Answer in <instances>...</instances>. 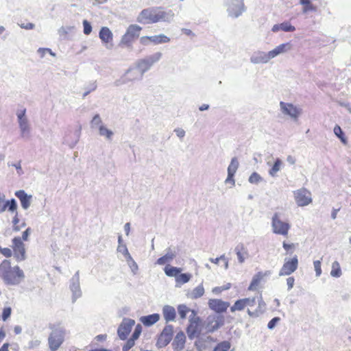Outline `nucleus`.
<instances>
[{"mask_svg": "<svg viewBox=\"0 0 351 351\" xmlns=\"http://www.w3.org/2000/svg\"><path fill=\"white\" fill-rule=\"evenodd\" d=\"M170 41V38L164 34L152 36H142L140 38V43L143 45H147L149 43H153L154 45H158L161 43H166Z\"/></svg>", "mask_w": 351, "mask_h": 351, "instance_id": "obj_14", "label": "nucleus"}, {"mask_svg": "<svg viewBox=\"0 0 351 351\" xmlns=\"http://www.w3.org/2000/svg\"><path fill=\"white\" fill-rule=\"evenodd\" d=\"M246 307L244 299H240L237 300L233 306H231L230 311L234 312L236 311H242Z\"/></svg>", "mask_w": 351, "mask_h": 351, "instance_id": "obj_35", "label": "nucleus"}, {"mask_svg": "<svg viewBox=\"0 0 351 351\" xmlns=\"http://www.w3.org/2000/svg\"><path fill=\"white\" fill-rule=\"evenodd\" d=\"M38 53H39V55L41 58H43L47 53H49L50 55H51L53 56H55V53H53L52 51L48 48H39L38 49Z\"/></svg>", "mask_w": 351, "mask_h": 351, "instance_id": "obj_50", "label": "nucleus"}, {"mask_svg": "<svg viewBox=\"0 0 351 351\" xmlns=\"http://www.w3.org/2000/svg\"><path fill=\"white\" fill-rule=\"evenodd\" d=\"M230 348V342L224 341L219 343L213 351H228Z\"/></svg>", "mask_w": 351, "mask_h": 351, "instance_id": "obj_39", "label": "nucleus"}, {"mask_svg": "<svg viewBox=\"0 0 351 351\" xmlns=\"http://www.w3.org/2000/svg\"><path fill=\"white\" fill-rule=\"evenodd\" d=\"M294 282H295V279H294L293 277H289L287 279V286H288V290H291L293 288V285H294Z\"/></svg>", "mask_w": 351, "mask_h": 351, "instance_id": "obj_60", "label": "nucleus"}, {"mask_svg": "<svg viewBox=\"0 0 351 351\" xmlns=\"http://www.w3.org/2000/svg\"><path fill=\"white\" fill-rule=\"evenodd\" d=\"M1 253L6 257H10L12 254V252L10 248H3Z\"/></svg>", "mask_w": 351, "mask_h": 351, "instance_id": "obj_63", "label": "nucleus"}, {"mask_svg": "<svg viewBox=\"0 0 351 351\" xmlns=\"http://www.w3.org/2000/svg\"><path fill=\"white\" fill-rule=\"evenodd\" d=\"M246 250L244 245L243 243H239L234 248V252L236 254H239L242 251Z\"/></svg>", "mask_w": 351, "mask_h": 351, "instance_id": "obj_59", "label": "nucleus"}, {"mask_svg": "<svg viewBox=\"0 0 351 351\" xmlns=\"http://www.w3.org/2000/svg\"><path fill=\"white\" fill-rule=\"evenodd\" d=\"M178 314L182 319H184L187 313L191 311L186 305L180 304L178 307Z\"/></svg>", "mask_w": 351, "mask_h": 351, "instance_id": "obj_40", "label": "nucleus"}, {"mask_svg": "<svg viewBox=\"0 0 351 351\" xmlns=\"http://www.w3.org/2000/svg\"><path fill=\"white\" fill-rule=\"evenodd\" d=\"M11 165L16 168V169L17 170V173L19 175L23 174V172L22 168H21V162L20 161L18 162L17 163L12 164Z\"/></svg>", "mask_w": 351, "mask_h": 351, "instance_id": "obj_61", "label": "nucleus"}, {"mask_svg": "<svg viewBox=\"0 0 351 351\" xmlns=\"http://www.w3.org/2000/svg\"><path fill=\"white\" fill-rule=\"evenodd\" d=\"M298 259L295 255L292 258L285 259L284 264L279 271V276H289L293 273L298 268Z\"/></svg>", "mask_w": 351, "mask_h": 351, "instance_id": "obj_10", "label": "nucleus"}, {"mask_svg": "<svg viewBox=\"0 0 351 351\" xmlns=\"http://www.w3.org/2000/svg\"><path fill=\"white\" fill-rule=\"evenodd\" d=\"M162 53L156 52L144 58L140 59L136 64V68L129 69L125 74V80L132 81L138 78L139 73L143 74L157 63L161 58Z\"/></svg>", "mask_w": 351, "mask_h": 351, "instance_id": "obj_1", "label": "nucleus"}, {"mask_svg": "<svg viewBox=\"0 0 351 351\" xmlns=\"http://www.w3.org/2000/svg\"><path fill=\"white\" fill-rule=\"evenodd\" d=\"M186 336L182 331L177 333L173 342V348L176 351L182 350L185 344Z\"/></svg>", "mask_w": 351, "mask_h": 351, "instance_id": "obj_23", "label": "nucleus"}, {"mask_svg": "<svg viewBox=\"0 0 351 351\" xmlns=\"http://www.w3.org/2000/svg\"><path fill=\"white\" fill-rule=\"evenodd\" d=\"M134 341H135V340H134L132 338L128 339V341L126 342V343L123 346V351H128L131 348H132L134 346Z\"/></svg>", "mask_w": 351, "mask_h": 351, "instance_id": "obj_53", "label": "nucleus"}, {"mask_svg": "<svg viewBox=\"0 0 351 351\" xmlns=\"http://www.w3.org/2000/svg\"><path fill=\"white\" fill-rule=\"evenodd\" d=\"M237 256L239 262L240 263H243L248 256V253H247V250H245L242 251L241 252H240L239 254H237Z\"/></svg>", "mask_w": 351, "mask_h": 351, "instance_id": "obj_48", "label": "nucleus"}, {"mask_svg": "<svg viewBox=\"0 0 351 351\" xmlns=\"http://www.w3.org/2000/svg\"><path fill=\"white\" fill-rule=\"evenodd\" d=\"M291 48V45L289 43L281 44L277 46L275 49L268 52L267 58L268 60L274 58L276 56L287 51Z\"/></svg>", "mask_w": 351, "mask_h": 351, "instance_id": "obj_22", "label": "nucleus"}, {"mask_svg": "<svg viewBox=\"0 0 351 351\" xmlns=\"http://www.w3.org/2000/svg\"><path fill=\"white\" fill-rule=\"evenodd\" d=\"M291 226L280 219V214L275 213L271 217V228L274 234L287 236Z\"/></svg>", "mask_w": 351, "mask_h": 351, "instance_id": "obj_5", "label": "nucleus"}, {"mask_svg": "<svg viewBox=\"0 0 351 351\" xmlns=\"http://www.w3.org/2000/svg\"><path fill=\"white\" fill-rule=\"evenodd\" d=\"M6 204L8 206V210L10 212L16 211L17 208L16 202L14 199H12L11 200L6 201Z\"/></svg>", "mask_w": 351, "mask_h": 351, "instance_id": "obj_43", "label": "nucleus"}, {"mask_svg": "<svg viewBox=\"0 0 351 351\" xmlns=\"http://www.w3.org/2000/svg\"><path fill=\"white\" fill-rule=\"evenodd\" d=\"M271 274L270 271H266L265 272L259 271L257 274H256L252 280V282L248 287V290L250 291H254L257 289L258 286L259 285L261 280L265 277L268 276Z\"/></svg>", "mask_w": 351, "mask_h": 351, "instance_id": "obj_21", "label": "nucleus"}, {"mask_svg": "<svg viewBox=\"0 0 351 351\" xmlns=\"http://www.w3.org/2000/svg\"><path fill=\"white\" fill-rule=\"evenodd\" d=\"M280 319L279 317H274L267 324V328L270 330L274 328L276 325L280 322Z\"/></svg>", "mask_w": 351, "mask_h": 351, "instance_id": "obj_51", "label": "nucleus"}, {"mask_svg": "<svg viewBox=\"0 0 351 351\" xmlns=\"http://www.w3.org/2000/svg\"><path fill=\"white\" fill-rule=\"evenodd\" d=\"M283 166V162L280 158H276L274 161L271 168L269 170V174L271 177H276L278 172L281 169Z\"/></svg>", "mask_w": 351, "mask_h": 351, "instance_id": "obj_30", "label": "nucleus"}, {"mask_svg": "<svg viewBox=\"0 0 351 351\" xmlns=\"http://www.w3.org/2000/svg\"><path fill=\"white\" fill-rule=\"evenodd\" d=\"M239 163L236 157L232 158L231 162L228 167V174L234 175L236 173Z\"/></svg>", "mask_w": 351, "mask_h": 351, "instance_id": "obj_33", "label": "nucleus"}, {"mask_svg": "<svg viewBox=\"0 0 351 351\" xmlns=\"http://www.w3.org/2000/svg\"><path fill=\"white\" fill-rule=\"evenodd\" d=\"M12 248L14 256L18 262L26 258L25 245L21 237H16L12 239Z\"/></svg>", "mask_w": 351, "mask_h": 351, "instance_id": "obj_12", "label": "nucleus"}, {"mask_svg": "<svg viewBox=\"0 0 351 351\" xmlns=\"http://www.w3.org/2000/svg\"><path fill=\"white\" fill-rule=\"evenodd\" d=\"M99 36L101 41L104 43H109L112 42L113 38L112 32L107 27H103L101 28Z\"/></svg>", "mask_w": 351, "mask_h": 351, "instance_id": "obj_26", "label": "nucleus"}, {"mask_svg": "<svg viewBox=\"0 0 351 351\" xmlns=\"http://www.w3.org/2000/svg\"><path fill=\"white\" fill-rule=\"evenodd\" d=\"M295 203L298 206H306L312 202L311 193L305 188H301L293 191Z\"/></svg>", "mask_w": 351, "mask_h": 351, "instance_id": "obj_8", "label": "nucleus"}, {"mask_svg": "<svg viewBox=\"0 0 351 351\" xmlns=\"http://www.w3.org/2000/svg\"><path fill=\"white\" fill-rule=\"evenodd\" d=\"M281 30L283 32H294L295 28L289 22H284L280 24Z\"/></svg>", "mask_w": 351, "mask_h": 351, "instance_id": "obj_42", "label": "nucleus"}, {"mask_svg": "<svg viewBox=\"0 0 351 351\" xmlns=\"http://www.w3.org/2000/svg\"><path fill=\"white\" fill-rule=\"evenodd\" d=\"M313 265L316 274V276L319 277L322 274V268H321V261H315L313 262Z\"/></svg>", "mask_w": 351, "mask_h": 351, "instance_id": "obj_49", "label": "nucleus"}, {"mask_svg": "<svg viewBox=\"0 0 351 351\" xmlns=\"http://www.w3.org/2000/svg\"><path fill=\"white\" fill-rule=\"evenodd\" d=\"M83 27H84V34L86 35H89L92 32V26L90 23L87 20L83 21Z\"/></svg>", "mask_w": 351, "mask_h": 351, "instance_id": "obj_44", "label": "nucleus"}, {"mask_svg": "<svg viewBox=\"0 0 351 351\" xmlns=\"http://www.w3.org/2000/svg\"><path fill=\"white\" fill-rule=\"evenodd\" d=\"M64 332L62 329L53 330L49 337V345L51 350L58 349L64 341Z\"/></svg>", "mask_w": 351, "mask_h": 351, "instance_id": "obj_9", "label": "nucleus"}, {"mask_svg": "<svg viewBox=\"0 0 351 351\" xmlns=\"http://www.w3.org/2000/svg\"><path fill=\"white\" fill-rule=\"evenodd\" d=\"M0 278L6 285H17L25 278V274L19 266L12 267L10 261L4 260L0 264Z\"/></svg>", "mask_w": 351, "mask_h": 351, "instance_id": "obj_2", "label": "nucleus"}, {"mask_svg": "<svg viewBox=\"0 0 351 351\" xmlns=\"http://www.w3.org/2000/svg\"><path fill=\"white\" fill-rule=\"evenodd\" d=\"M98 132L101 136L104 137L108 141H111L114 136V132L108 129L105 125L100 126Z\"/></svg>", "mask_w": 351, "mask_h": 351, "instance_id": "obj_29", "label": "nucleus"}, {"mask_svg": "<svg viewBox=\"0 0 351 351\" xmlns=\"http://www.w3.org/2000/svg\"><path fill=\"white\" fill-rule=\"evenodd\" d=\"M12 309L10 307H5L3 308L2 313V319L5 321L11 315Z\"/></svg>", "mask_w": 351, "mask_h": 351, "instance_id": "obj_52", "label": "nucleus"}, {"mask_svg": "<svg viewBox=\"0 0 351 351\" xmlns=\"http://www.w3.org/2000/svg\"><path fill=\"white\" fill-rule=\"evenodd\" d=\"M142 332V326L141 324H137L135 327L134 331L132 335V339L136 340Z\"/></svg>", "mask_w": 351, "mask_h": 351, "instance_id": "obj_45", "label": "nucleus"}, {"mask_svg": "<svg viewBox=\"0 0 351 351\" xmlns=\"http://www.w3.org/2000/svg\"><path fill=\"white\" fill-rule=\"evenodd\" d=\"M229 306V302L222 301L219 299H210L208 301L209 308L217 313L225 312Z\"/></svg>", "mask_w": 351, "mask_h": 351, "instance_id": "obj_17", "label": "nucleus"}, {"mask_svg": "<svg viewBox=\"0 0 351 351\" xmlns=\"http://www.w3.org/2000/svg\"><path fill=\"white\" fill-rule=\"evenodd\" d=\"M300 3L304 5V12L316 10V8L312 5L311 0H300Z\"/></svg>", "mask_w": 351, "mask_h": 351, "instance_id": "obj_38", "label": "nucleus"}, {"mask_svg": "<svg viewBox=\"0 0 351 351\" xmlns=\"http://www.w3.org/2000/svg\"><path fill=\"white\" fill-rule=\"evenodd\" d=\"M204 293V288L202 284H200L195 288L193 289V291L188 294V297L191 299H197L202 297Z\"/></svg>", "mask_w": 351, "mask_h": 351, "instance_id": "obj_31", "label": "nucleus"}, {"mask_svg": "<svg viewBox=\"0 0 351 351\" xmlns=\"http://www.w3.org/2000/svg\"><path fill=\"white\" fill-rule=\"evenodd\" d=\"M225 260V255H221L220 257L213 258H210L209 261L216 265L219 264V261Z\"/></svg>", "mask_w": 351, "mask_h": 351, "instance_id": "obj_64", "label": "nucleus"}, {"mask_svg": "<svg viewBox=\"0 0 351 351\" xmlns=\"http://www.w3.org/2000/svg\"><path fill=\"white\" fill-rule=\"evenodd\" d=\"M243 10V2H241L240 5H239V10L238 12H234V8H231L229 10V13H230V15H231L232 16L237 17L241 14Z\"/></svg>", "mask_w": 351, "mask_h": 351, "instance_id": "obj_47", "label": "nucleus"}, {"mask_svg": "<svg viewBox=\"0 0 351 351\" xmlns=\"http://www.w3.org/2000/svg\"><path fill=\"white\" fill-rule=\"evenodd\" d=\"M173 327L172 325H167L158 338L156 346L162 348L167 346L172 339Z\"/></svg>", "mask_w": 351, "mask_h": 351, "instance_id": "obj_11", "label": "nucleus"}, {"mask_svg": "<svg viewBox=\"0 0 351 351\" xmlns=\"http://www.w3.org/2000/svg\"><path fill=\"white\" fill-rule=\"evenodd\" d=\"M101 125H104V124L103 123L100 115L97 114L93 117L90 121V127L93 129L98 130Z\"/></svg>", "mask_w": 351, "mask_h": 351, "instance_id": "obj_34", "label": "nucleus"}, {"mask_svg": "<svg viewBox=\"0 0 351 351\" xmlns=\"http://www.w3.org/2000/svg\"><path fill=\"white\" fill-rule=\"evenodd\" d=\"M135 324V321L132 319L124 318L119 325L117 330V335L121 340L127 339L128 335L131 332L132 326Z\"/></svg>", "mask_w": 351, "mask_h": 351, "instance_id": "obj_13", "label": "nucleus"}, {"mask_svg": "<svg viewBox=\"0 0 351 351\" xmlns=\"http://www.w3.org/2000/svg\"><path fill=\"white\" fill-rule=\"evenodd\" d=\"M159 319L160 315L158 313H154L140 317L141 322L145 326H151L156 324Z\"/></svg>", "mask_w": 351, "mask_h": 351, "instance_id": "obj_25", "label": "nucleus"}, {"mask_svg": "<svg viewBox=\"0 0 351 351\" xmlns=\"http://www.w3.org/2000/svg\"><path fill=\"white\" fill-rule=\"evenodd\" d=\"M280 110L285 117L291 119L294 122L298 121L302 114V109L292 104L284 101L280 102Z\"/></svg>", "mask_w": 351, "mask_h": 351, "instance_id": "obj_7", "label": "nucleus"}, {"mask_svg": "<svg viewBox=\"0 0 351 351\" xmlns=\"http://www.w3.org/2000/svg\"><path fill=\"white\" fill-rule=\"evenodd\" d=\"M342 275L340 264L335 261L332 263L330 276L334 278H339Z\"/></svg>", "mask_w": 351, "mask_h": 351, "instance_id": "obj_32", "label": "nucleus"}, {"mask_svg": "<svg viewBox=\"0 0 351 351\" xmlns=\"http://www.w3.org/2000/svg\"><path fill=\"white\" fill-rule=\"evenodd\" d=\"M118 252L121 253L123 256L129 253L128 247L125 245H119L117 247Z\"/></svg>", "mask_w": 351, "mask_h": 351, "instance_id": "obj_56", "label": "nucleus"}, {"mask_svg": "<svg viewBox=\"0 0 351 351\" xmlns=\"http://www.w3.org/2000/svg\"><path fill=\"white\" fill-rule=\"evenodd\" d=\"M263 178L261 176L256 172H254L250 176L248 181L251 184H258L261 181H262Z\"/></svg>", "mask_w": 351, "mask_h": 351, "instance_id": "obj_41", "label": "nucleus"}, {"mask_svg": "<svg viewBox=\"0 0 351 351\" xmlns=\"http://www.w3.org/2000/svg\"><path fill=\"white\" fill-rule=\"evenodd\" d=\"M191 278H192V275L191 274L180 273L178 274V277L176 278V279H175L176 284V286L177 287H181L182 285L189 282L190 280L191 279Z\"/></svg>", "mask_w": 351, "mask_h": 351, "instance_id": "obj_28", "label": "nucleus"}, {"mask_svg": "<svg viewBox=\"0 0 351 351\" xmlns=\"http://www.w3.org/2000/svg\"><path fill=\"white\" fill-rule=\"evenodd\" d=\"M21 137L27 140L31 137V125L26 114V108L19 107L16 111Z\"/></svg>", "mask_w": 351, "mask_h": 351, "instance_id": "obj_4", "label": "nucleus"}, {"mask_svg": "<svg viewBox=\"0 0 351 351\" xmlns=\"http://www.w3.org/2000/svg\"><path fill=\"white\" fill-rule=\"evenodd\" d=\"M191 315H193V317H190V325L187 328L188 335L190 339H192L198 332L199 322V317L195 316V312L194 311H191Z\"/></svg>", "mask_w": 351, "mask_h": 351, "instance_id": "obj_19", "label": "nucleus"}, {"mask_svg": "<svg viewBox=\"0 0 351 351\" xmlns=\"http://www.w3.org/2000/svg\"><path fill=\"white\" fill-rule=\"evenodd\" d=\"M128 266L134 274H136L137 273L138 267L137 263L134 261V260L129 263Z\"/></svg>", "mask_w": 351, "mask_h": 351, "instance_id": "obj_55", "label": "nucleus"}, {"mask_svg": "<svg viewBox=\"0 0 351 351\" xmlns=\"http://www.w3.org/2000/svg\"><path fill=\"white\" fill-rule=\"evenodd\" d=\"M167 19V14L165 12L153 8L144 9L137 17V21L142 24L155 23Z\"/></svg>", "mask_w": 351, "mask_h": 351, "instance_id": "obj_3", "label": "nucleus"}, {"mask_svg": "<svg viewBox=\"0 0 351 351\" xmlns=\"http://www.w3.org/2000/svg\"><path fill=\"white\" fill-rule=\"evenodd\" d=\"M176 256V252L175 249L168 247L166 250V254L156 261V264L159 265H164L166 263L171 262Z\"/></svg>", "mask_w": 351, "mask_h": 351, "instance_id": "obj_20", "label": "nucleus"}, {"mask_svg": "<svg viewBox=\"0 0 351 351\" xmlns=\"http://www.w3.org/2000/svg\"><path fill=\"white\" fill-rule=\"evenodd\" d=\"M70 289L72 292V299L75 302L82 295L80 284V272L77 271L71 279Z\"/></svg>", "mask_w": 351, "mask_h": 351, "instance_id": "obj_15", "label": "nucleus"}, {"mask_svg": "<svg viewBox=\"0 0 351 351\" xmlns=\"http://www.w3.org/2000/svg\"><path fill=\"white\" fill-rule=\"evenodd\" d=\"M31 233V229L29 228H27L23 232V234H22V237H21V241H27L28 240V237L29 236Z\"/></svg>", "mask_w": 351, "mask_h": 351, "instance_id": "obj_57", "label": "nucleus"}, {"mask_svg": "<svg viewBox=\"0 0 351 351\" xmlns=\"http://www.w3.org/2000/svg\"><path fill=\"white\" fill-rule=\"evenodd\" d=\"M182 269L181 267H173L170 265H167L164 268V271L168 277H174L175 279L178 277V274L181 273Z\"/></svg>", "mask_w": 351, "mask_h": 351, "instance_id": "obj_27", "label": "nucleus"}, {"mask_svg": "<svg viewBox=\"0 0 351 351\" xmlns=\"http://www.w3.org/2000/svg\"><path fill=\"white\" fill-rule=\"evenodd\" d=\"M15 196L20 200L21 207L24 210H27L29 208L32 200V195H28L23 190H19L15 192Z\"/></svg>", "mask_w": 351, "mask_h": 351, "instance_id": "obj_18", "label": "nucleus"}, {"mask_svg": "<svg viewBox=\"0 0 351 351\" xmlns=\"http://www.w3.org/2000/svg\"><path fill=\"white\" fill-rule=\"evenodd\" d=\"M173 132H175L176 136L180 139L183 138L186 134L184 130L180 128H177L174 129Z\"/></svg>", "mask_w": 351, "mask_h": 351, "instance_id": "obj_54", "label": "nucleus"}, {"mask_svg": "<svg viewBox=\"0 0 351 351\" xmlns=\"http://www.w3.org/2000/svg\"><path fill=\"white\" fill-rule=\"evenodd\" d=\"M162 315L166 322L174 321L176 316V312L174 307L165 305L162 308Z\"/></svg>", "mask_w": 351, "mask_h": 351, "instance_id": "obj_24", "label": "nucleus"}, {"mask_svg": "<svg viewBox=\"0 0 351 351\" xmlns=\"http://www.w3.org/2000/svg\"><path fill=\"white\" fill-rule=\"evenodd\" d=\"M256 302L258 303V307L256 309L257 313L258 314L264 313L266 309V304L263 301L261 295L257 296Z\"/></svg>", "mask_w": 351, "mask_h": 351, "instance_id": "obj_36", "label": "nucleus"}, {"mask_svg": "<svg viewBox=\"0 0 351 351\" xmlns=\"http://www.w3.org/2000/svg\"><path fill=\"white\" fill-rule=\"evenodd\" d=\"M224 324V318L222 315H211L208 317L207 328L209 332H214Z\"/></svg>", "mask_w": 351, "mask_h": 351, "instance_id": "obj_16", "label": "nucleus"}, {"mask_svg": "<svg viewBox=\"0 0 351 351\" xmlns=\"http://www.w3.org/2000/svg\"><path fill=\"white\" fill-rule=\"evenodd\" d=\"M334 134L341 140L343 144L347 143V140L343 135V132L339 125H335L333 130Z\"/></svg>", "mask_w": 351, "mask_h": 351, "instance_id": "obj_37", "label": "nucleus"}, {"mask_svg": "<svg viewBox=\"0 0 351 351\" xmlns=\"http://www.w3.org/2000/svg\"><path fill=\"white\" fill-rule=\"evenodd\" d=\"M142 27L138 25H130L127 28L125 33L121 38V45L130 47L139 37Z\"/></svg>", "mask_w": 351, "mask_h": 351, "instance_id": "obj_6", "label": "nucleus"}, {"mask_svg": "<svg viewBox=\"0 0 351 351\" xmlns=\"http://www.w3.org/2000/svg\"><path fill=\"white\" fill-rule=\"evenodd\" d=\"M226 184L230 183L232 186H234L235 180L234 179V175L228 174L227 178L225 180Z\"/></svg>", "mask_w": 351, "mask_h": 351, "instance_id": "obj_58", "label": "nucleus"}, {"mask_svg": "<svg viewBox=\"0 0 351 351\" xmlns=\"http://www.w3.org/2000/svg\"><path fill=\"white\" fill-rule=\"evenodd\" d=\"M256 298L257 297L243 298L245 306L248 307H253L256 304Z\"/></svg>", "mask_w": 351, "mask_h": 351, "instance_id": "obj_46", "label": "nucleus"}, {"mask_svg": "<svg viewBox=\"0 0 351 351\" xmlns=\"http://www.w3.org/2000/svg\"><path fill=\"white\" fill-rule=\"evenodd\" d=\"M20 26L25 29H32L34 27V25L32 23H21Z\"/></svg>", "mask_w": 351, "mask_h": 351, "instance_id": "obj_62", "label": "nucleus"}]
</instances>
